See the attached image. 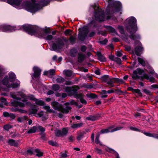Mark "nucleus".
Returning a JSON list of instances; mask_svg holds the SVG:
<instances>
[{
	"label": "nucleus",
	"instance_id": "nucleus-1",
	"mask_svg": "<svg viewBox=\"0 0 158 158\" xmlns=\"http://www.w3.org/2000/svg\"><path fill=\"white\" fill-rule=\"evenodd\" d=\"M128 22L125 25V27L127 32L130 34L129 36V38L133 40H135L134 43L135 44L139 45L135 46L134 48V51L135 55L138 56H140L142 51L143 50V48L142 47V44L139 41L136 40L140 39V35L136 33L138 31L137 21L136 18L131 16L129 19H127Z\"/></svg>",
	"mask_w": 158,
	"mask_h": 158
},
{
	"label": "nucleus",
	"instance_id": "nucleus-2",
	"mask_svg": "<svg viewBox=\"0 0 158 158\" xmlns=\"http://www.w3.org/2000/svg\"><path fill=\"white\" fill-rule=\"evenodd\" d=\"M20 28L23 29L28 34L33 35L35 34H37L40 37H44L46 34L51 33V31L49 28L45 29L43 31L42 29L39 27L30 24H24Z\"/></svg>",
	"mask_w": 158,
	"mask_h": 158
},
{
	"label": "nucleus",
	"instance_id": "nucleus-3",
	"mask_svg": "<svg viewBox=\"0 0 158 158\" xmlns=\"http://www.w3.org/2000/svg\"><path fill=\"white\" fill-rule=\"evenodd\" d=\"M122 5L119 1H116L109 3L106 9L107 15H112L115 12H118L122 11Z\"/></svg>",
	"mask_w": 158,
	"mask_h": 158
},
{
	"label": "nucleus",
	"instance_id": "nucleus-4",
	"mask_svg": "<svg viewBox=\"0 0 158 158\" xmlns=\"http://www.w3.org/2000/svg\"><path fill=\"white\" fill-rule=\"evenodd\" d=\"M22 5L28 11L31 13L35 12L42 8L41 6L38 3H31L25 1L22 3Z\"/></svg>",
	"mask_w": 158,
	"mask_h": 158
},
{
	"label": "nucleus",
	"instance_id": "nucleus-5",
	"mask_svg": "<svg viewBox=\"0 0 158 158\" xmlns=\"http://www.w3.org/2000/svg\"><path fill=\"white\" fill-rule=\"evenodd\" d=\"M93 7L94 10V15L96 19L100 22L103 21L104 17V11L96 5H94Z\"/></svg>",
	"mask_w": 158,
	"mask_h": 158
},
{
	"label": "nucleus",
	"instance_id": "nucleus-6",
	"mask_svg": "<svg viewBox=\"0 0 158 158\" xmlns=\"http://www.w3.org/2000/svg\"><path fill=\"white\" fill-rule=\"evenodd\" d=\"M78 30V39L81 41H84L89 32L88 28L87 26H84L79 28Z\"/></svg>",
	"mask_w": 158,
	"mask_h": 158
},
{
	"label": "nucleus",
	"instance_id": "nucleus-7",
	"mask_svg": "<svg viewBox=\"0 0 158 158\" xmlns=\"http://www.w3.org/2000/svg\"><path fill=\"white\" fill-rule=\"evenodd\" d=\"M64 45V44L62 40L60 38H58L56 43H53L52 44L53 50L56 51L57 50H60L62 48Z\"/></svg>",
	"mask_w": 158,
	"mask_h": 158
},
{
	"label": "nucleus",
	"instance_id": "nucleus-8",
	"mask_svg": "<svg viewBox=\"0 0 158 158\" xmlns=\"http://www.w3.org/2000/svg\"><path fill=\"white\" fill-rule=\"evenodd\" d=\"M15 30V27L9 25H3L0 26V31L12 32Z\"/></svg>",
	"mask_w": 158,
	"mask_h": 158
},
{
	"label": "nucleus",
	"instance_id": "nucleus-9",
	"mask_svg": "<svg viewBox=\"0 0 158 158\" xmlns=\"http://www.w3.org/2000/svg\"><path fill=\"white\" fill-rule=\"evenodd\" d=\"M113 127V126H110L108 127V129H102L100 131V133L101 134H105L107 133L110 132H112L121 129L122 127H117L112 130L111 131H110V130Z\"/></svg>",
	"mask_w": 158,
	"mask_h": 158
},
{
	"label": "nucleus",
	"instance_id": "nucleus-10",
	"mask_svg": "<svg viewBox=\"0 0 158 158\" xmlns=\"http://www.w3.org/2000/svg\"><path fill=\"white\" fill-rule=\"evenodd\" d=\"M33 71L34 73L31 75L33 79L34 77L36 79L40 77L41 71V70L40 68L38 67L34 66L33 68Z\"/></svg>",
	"mask_w": 158,
	"mask_h": 158
},
{
	"label": "nucleus",
	"instance_id": "nucleus-11",
	"mask_svg": "<svg viewBox=\"0 0 158 158\" xmlns=\"http://www.w3.org/2000/svg\"><path fill=\"white\" fill-rule=\"evenodd\" d=\"M109 58L110 60L116 62L119 65L122 64V60L119 58L115 57L114 55L111 54L109 56Z\"/></svg>",
	"mask_w": 158,
	"mask_h": 158
},
{
	"label": "nucleus",
	"instance_id": "nucleus-12",
	"mask_svg": "<svg viewBox=\"0 0 158 158\" xmlns=\"http://www.w3.org/2000/svg\"><path fill=\"white\" fill-rule=\"evenodd\" d=\"M51 105L52 108L55 110L60 111L61 108L62 106V105L60 104L56 101H53L51 102Z\"/></svg>",
	"mask_w": 158,
	"mask_h": 158
},
{
	"label": "nucleus",
	"instance_id": "nucleus-13",
	"mask_svg": "<svg viewBox=\"0 0 158 158\" xmlns=\"http://www.w3.org/2000/svg\"><path fill=\"white\" fill-rule=\"evenodd\" d=\"M101 117V114L98 113L95 115H89L86 118V119L88 120L94 121L98 120L99 118Z\"/></svg>",
	"mask_w": 158,
	"mask_h": 158
},
{
	"label": "nucleus",
	"instance_id": "nucleus-14",
	"mask_svg": "<svg viewBox=\"0 0 158 158\" xmlns=\"http://www.w3.org/2000/svg\"><path fill=\"white\" fill-rule=\"evenodd\" d=\"M21 2L20 0H7V2L11 5H15L16 6H19Z\"/></svg>",
	"mask_w": 158,
	"mask_h": 158
},
{
	"label": "nucleus",
	"instance_id": "nucleus-15",
	"mask_svg": "<svg viewBox=\"0 0 158 158\" xmlns=\"http://www.w3.org/2000/svg\"><path fill=\"white\" fill-rule=\"evenodd\" d=\"M96 55L98 57V60L102 62H105L106 61V59L104 56L102 55L100 52H97Z\"/></svg>",
	"mask_w": 158,
	"mask_h": 158
},
{
	"label": "nucleus",
	"instance_id": "nucleus-16",
	"mask_svg": "<svg viewBox=\"0 0 158 158\" xmlns=\"http://www.w3.org/2000/svg\"><path fill=\"white\" fill-rule=\"evenodd\" d=\"M144 134L147 136L150 137H153L155 139H158V133H152L150 132H147L143 130V132H142Z\"/></svg>",
	"mask_w": 158,
	"mask_h": 158
},
{
	"label": "nucleus",
	"instance_id": "nucleus-17",
	"mask_svg": "<svg viewBox=\"0 0 158 158\" xmlns=\"http://www.w3.org/2000/svg\"><path fill=\"white\" fill-rule=\"evenodd\" d=\"M127 90L131 91L134 93H137L140 96L142 97L143 96L142 93L139 89H134L132 87H128L127 89Z\"/></svg>",
	"mask_w": 158,
	"mask_h": 158
},
{
	"label": "nucleus",
	"instance_id": "nucleus-18",
	"mask_svg": "<svg viewBox=\"0 0 158 158\" xmlns=\"http://www.w3.org/2000/svg\"><path fill=\"white\" fill-rule=\"evenodd\" d=\"M3 115L4 117H9L11 119H14L16 117V116L15 114L12 113H9L6 111L3 112Z\"/></svg>",
	"mask_w": 158,
	"mask_h": 158
},
{
	"label": "nucleus",
	"instance_id": "nucleus-19",
	"mask_svg": "<svg viewBox=\"0 0 158 158\" xmlns=\"http://www.w3.org/2000/svg\"><path fill=\"white\" fill-rule=\"evenodd\" d=\"M73 88L71 89V91L69 93V95L70 96H74L77 92V91L80 88L78 86L74 85L73 86Z\"/></svg>",
	"mask_w": 158,
	"mask_h": 158
},
{
	"label": "nucleus",
	"instance_id": "nucleus-20",
	"mask_svg": "<svg viewBox=\"0 0 158 158\" xmlns=\"http://www.w3.org/2000/svg\"><path fill=\"white\" fill-rule=\"evenodd\" d=\"M106 150L107 152L113 154L115 156L116 158H120L118 153L114 149L109 147H107Z\"/></svg>",
	"mask_w": 158,
	"mask_h": 158
},
{
	"label": "nucleus",
	"instance_id": "nucleus-21",
	"mask_svg": "<svg viewBox=\"0 0 158 158\" xmlns=\"http://www.w3.org/2000/svg\"><path fill=\"white\" fill-rule=\"evenodd\" d=\"M72 109V107L70 106H66L65 108H63L62 106L61 108L60 111L63 114H67Z\"/></svg>",
	"mask_w": 158,
	"mask_h": 158
},
{
	"label": "nucleus",
	"instance_id": "nucleus-22",
	"mask_svg": "<svg viewBox=\"0 0 158 158\" xmlns=\"http://www.w3.org/2000/svg\"><path fill=\"white\" fill-rule=\"evenodd\" d=\"M7 143L10 146H13L15 147H17L18 146V143L16 142L15 140L13 139H9Z\"/></svg>",
	"mask_w": 158,
	"mask_h": 158
},
{
	"label": "nucleus",
	"instance_id": "nucleus-23",
	"mask_svg": "<svg viewBox=\"0 0 158 158\" xmlns=\"http://www.w3.org/2000/svg\"><path fill=\"white\" fill-rule=\"evenodd\" d=\"M78 53V50L77 48H73L71 49L69 51V54L70 56L72 57H75L77 55Z\"/></svg>",
	"mask_w": 158,
	"mask_h": 158
},
{
	"label": "nucleus",
	"instance_id": "nucleus-24",
	"mask_svg": "<svg viewBox=\"0 0 158 158\" xmlns=\"http://www.w3.org/2000/svg\"><path fill=\"white\" fill-rule=\"evenodd\" d=\"M12 105L15 107H18V106L23 107L25 106V104L20 102H18L16 101H14L12 102Z\"/></svg>",
	"mask_w": 158,
	"mask_h": 158
},
{
	"label": "nucleus",
	"instance_id": "nucleus-25",
	"mask_svg": "<svg viewBox=\"0 0 158 158\" xmlns=\"http://www.w3.org/2000/svg\"><path fill=\"white\" fill-rule=\"evenodd\" d=\"M105 27L107 31L110 32L115 34L118 35V34L114 28L111 26H105Z\"/></svg>",
	"mask_w": 158,
	"mask_h": 158
},
{
	"label": "nucleus",
	"instance_id": "nucleus-26",
	"mask_svg": "<svg viewBox=\"0 0 158 158\" xmlns=\"http://www.w3.org/2000/svg\"><path fill=\"white\" fill-rule=\"evenodd\" d=\"M144 72V71L143 69L138 68L133 71V75H138V74L142 75Z\"/></svg>",
	"mask_w": 158,
	"mask_h": 158
},
{
	"label": "nucleus",
	"instance_id": "nucleus-27",
	"mask_svg": "<svg viewBox=\"0 0 158 158\" xmlns=\"http://www.w3.org/2000/svg\"><path fill=\"white\" fill-rule=\"evenodd\" d=\"M110 79L112 81L113 84L114 83L123 84L124 82L123 80L122 79H119L118 78H110Z\"/></svg>",
	"mask_w": 158,
	"mask_h": 158
},
{
	"label": "nucleus",
	"instance_id": "nucleus-28",
	"mask_svg": "<svg viewBox=\"0 0 158 158\" xmlns=\"http://www.w3.org/2000/svg\"><path fill=\"white\" fill-rule=\"evenodd\" d=\"M8 79L10 82L14 81L16 79V76L15 74L13 72L9 73Z\"/></svg>",
	"mask_w": 158,
	"mask_h": 158
},
{
	"label": "nucleus",
	"instance_id": "nucleus-29",
	"mask_svg": "<svg viewBox=\"0 0 158 158\" xmlns=\"http://www.w3.org/2000/svg\"><path fill=\"white\" fill-rule=\"evenodd\" d=\"M85 57V55L81 53H79L78 54V61L79 63H82L84 60Z\"/></svg>",
	"mask_w": 158,
	"mask_h": 158
},
{
	"label": "nucleus",
	"instance_id": "nucleus-30",
	"mask_svg": "<svg viewBox=\"0 0 158 158\" xmlns=\"http://www.w3.org/2000/svg\"><path fill=\"white\" fill-rule=\"evenodd\" d=\"M32 150L36 153V156L38 157H41L43 156V153L41 152L40 149L38 148L33 149Z\"/></svg>",
	"mask_w": 158,
	"mask_h": 158
},
{
	"label": "nucleus",
	"instance_id": "nucleus-31",
	"mask_svg": "<svg viewBox=\"0 0 158 158\" xmlns=\"http://www.w3.org/2000/svg\"><path fill=\"white\" fill-rule=\"evenodd\" d=\"M9 81V80L8 79V77L7 75H6L2 80V83L3 85L7 86L8 85Z\"/></svg>",
	"mask_w": 158,
	"mask_h": 158
},
{
	"label": "nucleus",
	"instance_id": "nucleus-32",
	"mask_svg": "<svg viewBox=\"0 0 158 158\" xmlns=\"http://www.w3.org/2000/svg\"><path fill=\"white\" fill-rule=\"evenodd\" d=\"M12 111L14 112H19L21 113H27V112L26 110L19 109L17 107H15L13 110H12Z\"/></svg>",
	"mask_w": 158,
	"mask_h": 158
},
{
	"label": "nucleus",
	"instance_id": "nucleus-33",
	"mask_svg": "<svg viewBox=\"0 0 158 158\" xmlns=\"http://www.w3.org/2000/svg\"><path fill=\"white\" fill-rule=\"evenodd\" d=\"M37 130V127L35 126H34L31 128L27 132L28 134L34 133L36 132Z\"/></svg>",
	"mask_w": 158,
	"mask_h": 158
},
{
	"label": "nucleus",
	"instance_id": "nucleus-34",
	"mask_svg": "<svg viewBox=\"0 0 158 158\" xmlns=\"http://www.w3.org/2000/svg\"><path fill=\"white\" fill-rule=\"evenodd\" d=\"M35 104L40 106H44L45 105L44 101L38 99L36 98V100L35 101Z\"/></svg>",
	"mask_w": 158,
	"mask_h": 158
},
{
	"label": "nucleus",
	"instance_id": "nucleus-35",
	"mask_svg": "<svg viewBox=\"0 0 158 158\" xmlns=\"http://www.w3.org/2000/svg\"><path fill=\"white\" fill-rule=\"evenodd\" d=\"M82 123H77L73 124L71 126V127L72 129H75L79 127H81L82 126Z\"/></svg>",
	"mask_w": 158,
	"mask_h": 158
},
{
	"label": "nucleus",
	"instance_id": "nucleus-36",
	"mask_svg": "<svg viewBox=\"0 0 158 158\" xmlns=\"http://www.w3.org/2000/svg\"><path fill=\"white\" fill-rule=\"evenodd\" d=\"M109 76L107 75H105L102 76L101 78L102 82L106 83L108 79Z\"/></svg>",
	"mask_w": 158,
	"mask_h": 158
},
{
	"label": "nucleus",
	"instance_id": "nucleus-37",
	"mask_svg": "<svg viewBox=\"0 0 158 158\" xmlns=\"http://www.w3.org/2000/svg\"><path fill=\"white\" fill-rule=\"evenodd\" d=\"M86 132L85 131H83L81 132L80 134L77 137V139L78 140H81L84 137V135L86 134Z\"/></svg>",
	"mask_w": 158,
	"mask_h": 158
},
{
	"label": "nucleus",
	"instance_id": "nucleus-38",
	"mask_svg": "<svg viewBox=\"0 0 158 158\" xmlns=\"http://www.w3.org/2000/svg\"><path fill=\"white\" fill-rule=\"evenodd\" d=\"M86 96L88 98L92 99H95L98 98V96L95 94L92 93L87 94H86Z\"/></svg>",
	"mask_w": 158,
	"mask_h": 158
},
{
	"label": "nucleus",
	"instance_id": "nucleus-39",
	"mask_svg": "<svg viewBox=\"0 0 158 158\" xmlns=\"http://www.w3.org/2000/svg\"><path fill=\"white\" fill-rule=\"evenodd\" d=\"M60 88L59 85L57 84H54L52 85V89L54 91H56L59 90Z\"/></svg>",
	"mask_w": 158,
	"mask_h": 158
},
{
	"label": "nucleus",
	"instance_id": "nucleus-40",
	"mask_svg": "<svg viewBox=\"0 0 158 158\" xmlns=\"http://www.w3.org/2000/svg\"><path fill=\"white\" fill-rule=\"evenodd\" d=\"M132 78L133 80H136L137 79H140V80L143 81L144 79L143 76H139V75H132Z\"/></svg>",
	"mask_w": 158,
	"mask_h": 158
},
{
	"label": "nucleus",
	"instance_id": "nucleus-41",
	"mask_svg": "<svg viewBox=\"0 0 158 158\" xmlns=\"http://www.w3.org/2000/svg\"><path fill=\"white\" fill-rule=\"evenodd\" d=\"M19 84L17 82L12 83L10 85H9L7 87L8 88H16L18 87Z\"/></svg>",
	"mask_w": 158,
	"mask_h": 158
},
{
	"label": "nucleus",
	"instance_id": "nucleus-42",
	"mask_svg": "<svg viewBox=\"0 0 158 158\" xmlns=\"http://www.w3.org/2000/svg\"><path fill=\"white\" fill-rule=\"evenodd\" d=\"M28 118V117L27 116H24L22 117H19L17 119V121L18 123H22L24 120H27Z\"/></svg>",
	"mask_w": 158,
	"mask_h": 158
},
{
	"label": "nucleus",
	"instance_id": "nucleus-43",
	"mask_svg": "<svg viewBox=\"0 0 158 158\" xmlns=\"http://www.w3.org/2000/svg\"><path fill=\"white\" fill-rule=\"evenodd\" d=\"M56 80V83H63L65 81V79L61 77L57 78Z\"/></svg>",
	"mask_w": 158,
	"mask_h": 158
},
{
	"label": "nucleus",
	"instance_id": "nucleus-44",
	"mask_svg": "<svg viewBox=\"0 0 158 158\" xmlns=\"http://www.w3.org/2000/svg\"><path fill=\"white\" fill-rule=\"evenodd\" d=\"M138 60L139 64H141L142 66L143 67H145L146 66L145 62L143 59L141 58L140 57H138Z\"/></svg>",
	"mask_w": 158,
	"mask_h": 158
},
{
	"label": "nucleus",
	"instance_id": "nucleus-45",
	"mask_svg": "<svg viewBox=\"0 0 158 158\" xmlns=\"http://www.w3.org/2000/svg\"><path fill=\"white\" fill-rule=\"evenodd\" d=\"M29 111L30 112L29 114V115H30L32 114H37V112L38 110L35 107H34L32 108L31 110H29Z\"/></svg>",
	"mask_w": 158,
	"mask_h": 158
},
{
	"label": "nucleus",
	"instance_id": "nucleus-46",
	"mask_svg": "<svg viewBox=\"0 0 158 158\" xmlns=\"http://www.w3.org/2000/svg\"><path fill=\"white\" fill-rule=\"evenodd\" d=\"M55 135L56 137H61L63 136L61 131L60 130H56L55 131Z\"/></svg>",
	"mask_w": 158,
	"mask_h": 158
},
{
	"label": "nucleus",
	"instance_id": "nucleus-47",
	"mask_svg": "<svg viewBox=\"0 0 158 158\" xmlns=\"http://www.w3.org/2000/svg\"><path fill=\"white\" fill-rule=\"evenodd\" d=\"M100 135L99 134H97L96 136V138L95 139V142L97 144H99L100 145L102 146V144L100 143L99 140Z\"/></svg>",
	"mask_w": 158,
	"mask_h": 158
},
{
	"label": "nucleus",
	"instance_id": "nucleus-48",
	"mask_svg": "<svg viewBox=\"0 0 158 158\" xmlns=\"http://www.w3.org/2000/svg\"><path fill=\"white\" fill-rule=\"evenodd\" d=\"M65 72V75L67 77H70L72 74V72L70 70H64V72Z\"/></svg>",
	"mask_w": 158,
	"mask_h": 158
},
{
	"label": "nucleus",
	"instance_id": "nucleus-49",
	"mask_svg": "<svg viewBox=\"0 0 158 158\" xmlns=\"http://www.w3.org/2000/svg\"><path fill=\"white\" fill-rule=\"evenodd\" d=\"M130 129L132 131H135L139 132L141 133L143 132V130L139 129L132 126L130 127Z\"/></svg>",
	"mask_w": 158,
	"mask_h": 158
},
{
	"label": "nucleus",
	"instance_id": "nucleus-50",
	"mask_svg": "<svg viewBox=\"0 0 158 158\" xmlns=\"http://www.w3.org/2000/svg\"><path fill=\"white\" fill-rule=\"evenodd\" d=\"M73 86H66L65 88V91L68 94V95H69V93H70L71 91V89L73 88Z\"/></svg>",
	"mask_w": 158,
	"mask_h": 158
},
{
	"label": "nucleus",
	"instance_id": "nucleus-51",
	"mask_svg": "<svg viewBox=\"0 0 158 158\" xmlns=\"http://www.w3.org/2000/svg\"><path fill=\"white\" fill-rule=\"evenodd\" d=\"M40 38H43L47 40H51L53 38V36L51 35H48L47 36H44V37H40Z\"/></svg>",
	"mask_w": 158,
	"mask_h": 158
},
{
	"label": "nucleus",
	"instance_id": "nucleus-52",
	"mask_svg": "<svg viewBox=\"0 0 158 158\" xmlns=\"http://www.w3.org/2000/svg\"><path fill=\"white\" fill-rule=\"evenodd\" d=\"M48 142L49 145L57 147L58 145V143L56 142H54L52 140H49Z\"/></svg>",
	"mask_w": 158,
	"mask_h": 158
},
{
	"label": "nucleus",
	"instance_id": "nucleus-53",
	"mask_svg": "<svg viewBox=\"0 0 158 158\" xmlns=\"http://www.w3.org/2000/svg\"><path fill=\"white\" fill-rule=\"evenodd\" d=\"M69 40L70 43L72 44H73L76 42V38L72 35H71L69 38Z\"/></svg>",
	"mask_w": 158,
	"mask_h": 158
},
{
	"label": "nucleus",
	"instance_id": "nucleus-54",
	"mask_svg": "<svg viewBox=\"0 0 158 158\" xmlns=\"http://www.w3.org/2000/svg\"><path fill=\"white\" fill-rule=\"evenodd\" d=\"M50 2V1H42L40 2V3L43 6H47L48 4H49Z\"/></svg>",
	"mask_w": 158,
	"mask_h": 158
},
{
	"label": "nucleus",
	"instance_id": "nucleus-55",
	"mask_svg": "<svg viewBox=\"0 0 158 158\" xmlns=\"http://www.w3.org/2000/svg\"><path fill=\"white\" fill-rule=\"evenodd\" d=\"M74 96L76 98L79 99L80 100V98L84 97V94H78L77 92Z\"/></svg>",
	"mask_w": 158,
	"mask_h": 158
},
{
	"label": "nucleus",
	"instance_id": "nucleus-56",
	"mask_svg": "<svg viewBox=\"0 0 158 158\" xmlns=\"http://www.w3.org/2000/svg\"><path fill=\"white\" fill-rule=\"evenodd\" d=\"M106 83L108 85L110 86V87H109V88L112 87L114 86V84L113 83V82L112 81H111L110 78H109V79H108V80L106 82Z\"/></svg>",
	"mask_w": 158,
	"mask_h": 158
},
{
	"label": "nucleus",
	"instance_id": "nucleus-57",
	"mask_svg": "<svg viewBox=\"0 0 158 158\" xmlns=\"http://www.w3.org/2000/svg\"><path fill=\"white\" fill-rule=\"evenodd\" d=\"M83 87H84L87 88L88 89H91L94 88V84L89 85L84 84L83 85Z\"/></svg>",
	"mask_w": 158,
	"mask_h": 158
},
{
	"label": "nucleus",
	"instance_id": "nucleus-58",
	"mask_svg": "<svg viewBox=\"0 0 158 158\" xmlns=\"http://www.w3.org/2000/svg\"><path fill=\"white\" fill-rule=\"evenodd\" d=\"M143 92L147 95H149L150 96H152V93L150 92V91L146 89H143Z\"/></svg>",
	"mask_w": 158,
	"mask_h": 158
},
{
	"label": "nucleus",
	"instance_id": "nucleus-59",
	"mask_svg": "<svg viewBox=\"0 0 158 158\" xmlns=\"http://www.w3.org/2000/svg\"><path fill=\"white\" fill-rule=\"evenodd\" d=\"M13 126L10 124H6L4 125L3 127V128L4 129L8 131L10 129L12 128Z\"/></svg>",
	"mask_w": 158,
	"mask_h": 158
},
{
	"label": "nucleus",
	"instance_id": "nucleus-60",
	"mask_svg": "<svg viewBox=\"0 0 158 158\" xmlns=\"http://www.w3.org/2000/svg\"><path fill=\"white\" fill-rule=\"evenodd\" d=\"M61 131L62 135H65L67 134L68 132V130L66 128H63L62 129Z\"/></svg>",
	"mask_w": 158,
	"mask_h": 158
},
{
	"label": "nucleus",
	"instance_id": "nucleus-61",
	"mask_svg": "<svg viewBox=\"0 0 158 158\" xmlns=\"http://www.w3.org/2000/svg\"><path fill=\"white\" fill-rule=\"evenodd\" d=\"M31 148V149H29L27 150L26 153L27 155H31L34 154V151H33L32 150V149L34 148Z\"/></svg>",
	"mask_w": 158,
	"mask_h": 158
},
{
	"label": "nucleus",
	"instance_id": "nucleus-62",
	"mask_svg": "<svg viewBox=\"0 0 158 158\" xmlns=\"http://www.w3.org/2000/svg\"><path fill=\"white\" fill-rule=\"evenodd\" d=\"M108 42V40L106 38L104 40L102 41H99V43L102 45H105L107 44Z\"/></svg>",
	"mask_w": 158,
	"mask_h": 158
},
{
	"label": "nucleus",
	"instance_id": "nucleus-63",
	"mask_svg": "<svg viewBox=\"0 0 158 158\" xmlns=\"http://www.w3.org/2000/svg\"><path fill=\"white\" fill-rule=\"evenodd\" d=\"M118 28L119 30L120 33L122 34L124 32L123 27L122 26H118Z\"/></svg>",
	"mask_w": 158,
	"mask_h": 158
},
{
	"label": "nucleus",
	"instance_id": "nucleus-64",
	"mask_svg": "<svg viewBox=\"0 0 158 158\" xmlns=\"http://www.w3.org/2000/svg\"><path fill=\"white\" fill-rule=\"evenodd\" d=\"M27 96H26V95L24 94H23L21 95V97L23 98L22 100V101L23 102H26L27 101Z\"/></svg>",
	"mask_w": 158,
	"mask_h": 158
}]
</instances>
